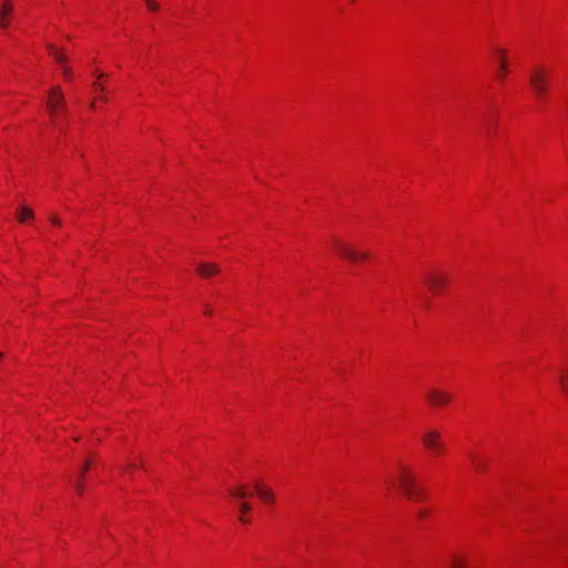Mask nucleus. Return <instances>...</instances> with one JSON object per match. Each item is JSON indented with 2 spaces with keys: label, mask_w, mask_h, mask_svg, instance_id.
<instances>
[{
  "label": "nucleus",
  "mask_w": 568,
  "mask_h": 568,
  "mask_svg": "<svg viewBox=\"0 0 568 568\" xmlns=\"http://www.w3.org/2000/svg\"><path fill=\"white\" fill-rule=\"evenodd\" d=\"M93 85H94V88H95L97 90H100V91H103V90H104V88H103L102 85L98 84V83H94Z\"/></svg>",
  "instance_id": "obj_27"
},
{
  "label": "nucleus",
  "mask_w": 568,
  "mask_h": 568,
  "mask_svg": "<svg viewBox=\"0 0 568 568\" xmlns=\"http://www.w3.org/2000/svg\"><path fill=\"white\" fill-rule=\"evenodd\" d=\"M94 106H95V103H94V102H92V103L90 104V108H91V109H94Z\"/></svg>",
  "instance_id": "obj_31"
},
{
  "label": "nucleus",
  "mask_w": 568,
  "mask_h": 568,
  "mask_svg": "<svg viewBox=\"0 0 568 568\" xmlns=\"http://www.w3.org/2000/svg\"><path fill=\"white\" fill-rule=\"evenodd\" d=\"M84 474H85V473H82V471H81V474L79 475V480H78V483H82Z\"/></svg>",
  "instance_id": "obj_28"
},
{
  "label": "nucleus",
  "mask_w": 568,
  "mask_h": 568,
  "mask_svg": "<svg viewBox=\"0 0 568 568\" xmlns=\"http://www.w3.org/2000/svg\"><path fill=\"white\" fill-rule=\"evenodd\" d=\"M90 466H91V462H90L89 459H88V460H85V462H84V464H83V466H82L81 471H82V473H87V471L89 470Z\"/></svg>",
  "instance_id": "obj_20"
},
{
  "label": "nucleus",
  "mask_w": 568,
  "mask_h": 568,
  "mask_svg": "<svg viewBox=\"0 0 568 568\" xmlns=\"http://www.w3.org/2000/svg\"><path fill=\"white\" fill-rule=\"evenodd\" d=\"M394 479L407 499L419 501L426 497L425 490L417 484L416 474L409 466L398 464Z\"/></svg>",
  "instance_id": "obj_1"
},
{
  "label": "nucleus",
  "mask_w": 568,
  "mask_h": 568,
  "mask_svg": "<svg viewBox=\"0 0 568 568\" xmlns=\"http://www.w3.org/2000/svg\"><path fill=\"white\" fill-rule=\"evenodd\" d=\"M145 3L149 4V0H145Z\"/></svg>",
  "instance_id": "obj_32"
},
{
  "label": "nucleus",
  "mask_w": 568,
  "mask_h": 568,
  "mask_svg": "<svg viewBox=\"0 0 568 568\" xmlns=\"http://www.w3.org/2000/svg\"><path fill=\"white\" fill-rule=\"evenodd\" d=\"M558 383L561 392L568 396V373L566 371H560L558 374Z\"/></svg>",
  "instance_id": "obj_17"
},
{
  "label": "nucleus",
  "mask_w": 568,
  "mask_h": 568,
  "mask_svg": "<svg viewBox=\"0 0 568 568\" xmlns=\"http://www.w3.org/2000/svg\"><path fill=\"white\" fill-rule=\"evenodd\" d=\"M426 399L430 406L439 407V406H445V405L449 404L453 399V396L443 389L430 388L426 393Z\"/></svg>",
  "instance_id": "obj_7"
},
{
  "label": "nucleus",
  "mask_w": 568,
  "mask_h": 568,
  "mask_svg": "<svg viewBox=\"0 0 568 568\" xmlns=\"http://www.w3.org/2000/svg\"><path fill=\"white\" fill-rule=\"evenodd\" d=\"M495 124H496V122H493V123H489V124L487 125V133H488V134H491V133H493Z\"/></svg>",
  "instance_id": "obj_25"
},
{
  "label": "nucleus",
  "mask_w": 568,
  "mask_h": 568,
  "mask_svg": "<svg viewBox=\"0 0 568 568\" xmlns=\"http://www.w3.org/2000/svg\"><path fill=\"white\" fill-rule=\"evenodd\" d=\"M47 108L52 118L57 116L59 110H65V102L62 94V91L59 87H54L49 91V99L47 102Z\"/></svg>",
  "instance_id": "obj_5"
},
{
  "label": "nucleus",
  "mask_w": 568,
  "mask_h": 568,
  "mask_svg": "<svg viewBox=\"0 0 568 568\" xmlns=\"http://www.w3.org/2000/svg\"><path fill=\"white\" fill-rule=\"evenodd\" d=\"M33 216H34V213H33L32 209H30L26 205H20L18 207L17 217L20 223H26L29 220L33 219Z\"/></svg>",
  "instance_id": "obj_13"
},
{
  "label": "nucleus",
  "mask_w": 568,
  "mask_h": 568,
  "mask_svg": "<svg viewBox=\"0 0 568 568\" xmlns=\"http://www.w3.org/2000/svg\"><path fill=\"white\" fill-rule=\"evenodd\" d=\"M47 49L54 57L57 62L63 64L67 62L68 58L60 51L57 50V48L52 43L47 44Z\"/></svg>",
  "instance_id": "obj_15"
},
{
  "label": "nucleus",
  "mask_w": 568,
  "mask_h": 568,
  "mask_svg": "<svg viewBox=\"0 0 568 568\" xmlns=\"http://www.w3.org/2000/svg\"><path fill=\"white\" fill-rule=\"evenodd\" d=\"M148 9L151 11H156L160 8V4L155 0H149V4H146Z\"/></svg>",
  "instance_id": "obj_19"
},
{
  "label": "nucleus",
  "mask_w": 568,
  "mask_h": 568,
  "mask_svg": "<svg viewBox=\"0 0 568 568\" xmlns=\"http://www.w3.org/2000/svg\"><path fill=\"white\" fill-rule=\"evenodd\" d=\"M422 442L424 447L434 455L445 452V443L442 439L440 433L436 429H427L422 436Z\"/></svg>",
  "instance_id": "obj_4"
},
{
  "label": "nucleus",
  "mask_w": 568,
  "mask_h": 568,
  "mask_svg": "<svg viewBox=\"0 0 568 568\" xmlns=\"http://www.w3.org/2000/svg\"><path fill=\"white\" fill-rule=\"evenodd\" d=\"M136 467V465L134 463H129L126 466H125V469L128 470H132Z\"/></svg>",
  "instance_id": "obj_26"
},
{
  "label": "nucleus",
  "mask_w": 568,
  "mask_h": 568,
  "mask_svg": "<svg viewBox=\"0 0 568 568\" xmlns=\"http://www.w3.org/2000/svg\"><path fill=\"white\" fill-rule=\"evenodd\" d=\"M102 77H104V73L99 72V73H98V78H102Z\"/></svg>",
  "instance_id": "obj_30"
},
{
  "label": "nucleus",
  "mask_w": 568,
  "mask_h": 568,
  "mask_svg": "<svg viewBox=\"0 0 568 568\" xmlns=\"http://www.w3.org/2000/svg\"><path fill=\"white\" fill-rule=\"evenodd\" d=\"M450 568H468V561L464 555L454 554L448 560Z\"/></svg>",
  "instance_id": "obj_12"
},
{
  "label": "nucleus",
  "mask_w": 568,
  "mask_h": 568,
  "mask_svg": "<svg viewBox=\"0 0 568 568\" xmlns=\"http://www.w3.org/2000/svg\"><path fill=\"white\" fill-rule=\"evenodd\" d=\"M75 489H77V493L79 495H82L83 494V484L82 483H77V486H75Z\"/></svg>",
  "instance_id": "obj_22"
},
{
  "label": "nucleus",
  "mask_w": 568,
  "mask_h": 568,
  "mask_svg": "<svg viewBox=\"0 0 568 568\" xmlns=\"http://www.w3.org/2000/svg\"><path fill=\"white\" fill-rule=\"evenodd\" d=\"M239 508H240V511H241V516H240V521L242 523H248V520L245 518V514L248 513L251 510V505L244 500L242 501H239Z\"/></svg>",
  "instance_id": "obj_18"
},
{
  "label": "nucleus",
  "mask_w": 568,
  "mask_h": 568,
  "mask_svg": "<svg viewBox=\"0 0 568 568\" xmlns=\"http://www.w3.org/2000/svg\"><path fill=\"white\" fill-rule=\"evenodd\" d=\"M333 246L342 257L347 258L354 263H359L361 261L369 257L367 252L356 251L347 243L337 239L333 240Z\"/></svg>",
  "instance_id": "obj_3"
},
{
  "label": "nucleus",
  "mask_w": 568,
  "mask_h": 568,
  "mask_svg": "<svg viewBox=\"0 0 568 568\" xmlns=\"http://www.w3.org/2000/svg\"><path fill=\"white\" fill-rule=\"evenodd\" d=\"M255 490L258 497L265 503H273L275 495L268 487L255 485Z\"/></svg>",
  "instance_id": "obj_11"
},
{
  "label": "nucleus",
  "mask_w": 568,
  "mask_h": 568,
  "mask_svg": "<svg viewBox=\"0 0 568 568\" xmlns=\"http://www.w3.org/2000/svg\"><path fill=\"white\" fill-rule=\"evenodd\" d=\"M417 516H418L419 518H424V517H426V516H427V510H426V509H419V510L417 511Z\"/></svg>",
  "instance_id": "obj_24"
},
{
  "label": "nucleus",
  "mask_w": 568,
  "mask_h": 568,
  "mask_svg": "<svg viewBox=\"0 0 568 568\" xmlns=\"http://www.w3.org/2000/svg\"><path fill=\"white\" fill-rule=\"evenodd\" d=\"M474 468L477 473H484L487 467V460L479 456H471Z\"/></svg>",
  "instance_id": "obj_16"
},
{
  "label": "nucleus",
  "mask_w": 568,
  "mask_h": 568,
  "mask_svg": "<svg viewBox=\"0 0 568 568\" xmlns=\"http://www.w3.org/2000/svg\"><path fill=\"white\" fill-rule=\"evenodd\" d=\"M63 73H64V75H65V78H67V79H71L72 71H71V69H70V68L64 67V68H63Z\"/></svg>",
  "instance_id": "obj_21"
},
{
  "label": "nucleus",
  "mask_w": 568,
  "mask_h": 568,
  "mask_svg": "<svg viewBox=\"0 0 568 568\" xmlns=\"http://www.w3.org/2000/svg\"><path fill=\"white\" fill-rule=\"evenodd\" d=\"M229 495L237 499L239 501L244 500L245 497L251 495L244 485H239L234 489L229 490Z\"/></svg>",
  "instance_id": "obj_14"
},
{
  "label": "nucleus",
  "mask_w": 568,
  "mask_h": 568,
  "mask_svg": "<svg viewBox=\"0 0 568 568\" xmlns=\"http://www.w3.org/2000/svg\"><path fill=\"white\" fill-rule=\"evenodd\" d=\"M13 12V4L11 0H4L1 9H0V27L8 28L9 26V17Z\"/></svg>",
  "instance_id": "obj_10"
},
{
  "label": "nucleus",
  "mask_w": 568,
  "mask_h": 568,
  "mask_svg": "<svg viewBox=\"0 0 568 568\" xmlns=\"http://www.w3.org/2000/svg\"><path fill=\"white\" fill-rule=\"evenodd\" d=\"M549 73L542 67H537L529 74V84L538 100H544L549 91Z\"/></svg>",
  "instance_id": "obj_2"
},
{
  "label": "nucleus",
  "mask_w": 568,
  "mask_h": 568,
  "mask_svg": "<svg viewBox=\"0 0 568 568\" xmlns=\"http://www.w3.org/2000/svg\"><path fill=\"white\" fill-rule=\"evenodd\" d=\"M50 221L54 225H60L61 224V220L58 216H51Z\"/></svg>",
  "instance_id": "obj_23"
},
{
  "label": "nucleus",
  "mask_w": 568,
  "mask_h": 568,
  "mask_svg": "<svg viewBox=\"0 0 568 568\" xmlns=\"http://www.w3.org/2000/svg\"><path fill=\"white\" fill-rule=\"evenodd\" d=\"M447 281L448 280H447L446 275H444L443 273H438V272L430 273V274L426 275V277H425V282H426L427 286L435 294L440 293L446 287Z\"/></svg>",
  "instance_id": "obj_8"
},
{
  "label": "nucleus",
  "mask_w": 568,
  "mask_h": 568,
  "mask_svg": "<svg viewBox=\"0 0 568 568\" xmlns=\"http://www.w3.org/2000/svg\"><path fill=\"white\" fill-rule=\"evenodd\" d=\"M2 357V353H0V358Z\"/></svg>",
  "instance_id": "obj_33"
},
{
  "label": "nucleus",
  "mask_w": 568,
  "mask_h": 568,
  "mask_svg": "<svg viewBox=\"0 0 568 568\" xmlns=\"http://www.w3.org/2000/svg\"><path fill=\"white\" fill-rule=\"evenodd\" d=\"M494 54L497 59L496 75L500 81H504L509 73V63L507 59V50L496 47L494 48Z\"/></svg>",
  "instance_id": "obj_6"
},
{
  "label": "nucleus",
  "mask_w": 568,
  "mask_h": 568,
  "mask_svg": "<svg viewBox=\"0 0 568 568\" xmlns=\"http://www.w3.org/2000/svg\"><path fill=\"white\" fill-rule=\"evenodd\" d=\"M205 314H206V315H212V310L206 308V310H205Z\"/></svg>",
  "instance_id": "obj_29"
},
{
  "label": "nucleus",
  "mask_w": 568,
  "mask_h": 568,
  "mask_svg": "<svg viewBox=\"0 0 568 568\" xmlns=\"http://www.w3.org/2000/svg\"><path fill=\"white\" fill-rule=\"evenodd\" d=\"M197 274L203 278H209L220 272V267L214 263H201L196 267Z\"/></svg>",
  "instance_id": "obj_9"
}]
</instances>
